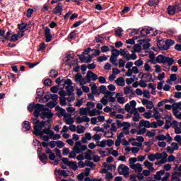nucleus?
<instances>
[{
    "mask_svg": "<svg viewBox=\"0 0 181 181\" xmlns=\"http://www.w3.org/2000/svg\"><path fill=\"white\" fill-rule=\"evenodd\" d=\"M138 159L135 157L134 158H130L129 159V164H130V168L131 169H133V170H137L138 173H141L142 172V165L141 163H137L136 164H134L135 162H136Z\"/></svg>",
    "mask_w": 181,
    "mask_h": 181,
    "instance_id": "obj_1",
    "label": "nucleus"
},
{
    "mask_svg": "<svg viewBox=\"0 0 181 181\" xmlns=\"http://www.w3.org/2000/svg\"><path fill=\"white\" fill-rule=\"evenodd\" d=\"M34 116L36 118H39V115H40V112H43L44 111H49V107H46L44 105L37 103L34 107Z\"/></svg>",
    "mask_w": 181,
    "mask_h": 181,
    "instance_id": "obj_2",
    "label": "nucleus"
},
{
    "mask_svg": "<svg viewBox=\"0 0 181 181\" xmlns=\"http://www.w3.org/2000/svg\"><path fill=\"white\" fill-rule=\"evenodd\" d=\"M55 111H59V112L56 113L57 117H64V118H67V117H69V118H71V115L66 113V110L63 109V107H59V105L55 107Z\"/></svg>",
    "mask_w": 181,
    "mask_h": 181,
    "instance_id": "obj_3",
    "label": "nucleus"
},
{
    "mask_svg": "<svg viewBox=\"0 0 181 181\" xmlns=\"http://www.w3.org/2000/svg\"><path fill=\"white\" fill-rule=\"evenodd\" d=\"M119 175H124V176H129V168L124 164H120L117 168Z\"/></svg>",
    "mask_w": 181,
    "mask_h": 181,
    "instance_id": "obj_4",
    "label": "nucleus"
},
{
    "mask_svg": "<svg viewBox=\"0 0 181 181\" xmlns=\"http://www.w3.org/2000/svg\"><path fill=\"white\" fill-rule=\"evenodd\" d=\"M52 121V119H47V122L48 124V127L47 128V130H45V134L48 136V137H49V139H52L53 136H54V132H53V130H52V124L50 123V122Z\"/></svg>",
    "mask_w": 181,
    "mask_h": 181,
    "instance_id": "obj_5",
    "label": "nucleus"
},
{
    "mask_svg": "<svg viewBox=\"0 0 181 181\" xmlns=\"http://www.w3.org/2000/svg\"><path fill=\"white\" fill-rule=\"evenodd\" d=\"M138 42H139V45H143V49L144 50H148L149 47H151V39L150 38H146L143 40H139Z\"/></svg>",
    "mask_w": 181,
    "mask_h": 181,
    "instance_id": "obj_6",
    "label": "nucleus"
},
{
    "mask_svg": "<svg viewBox=\"0 0 181 181\" xmlns=\"http://www.w3.org/2000/svg\"><path fill=\"white\" fill-rule=\"evenodd\" d=\"M40 115L42 119H45V118L51 119V118H53V115H54V114L50 110H44L43 112H41V114H40Z\"/></svg>",
    "mask_w": 181,
    "mask_h": 181,
    "instance_id": "obj_7",
    "label": "nucleus"
},
{
    "mask_svg": "<svg viewBox=\"0 0 181 181\" xmlns=\"http://www.w3.org/2000/svg\"><path fill=\"white\" fill-rule=\"evenodd\" d=\"M45 42L47 43H49V42H52L53 40V37L50 33V28H49V27L45 28Z\"/></svg>",
    "mask_w": 181,
    "mask_h": 181,
    "instance_id": "obj_8",
    "label": "nucleus"
},
{
    "mask_svg": "<svg viewBox=\"0 0 181 181\" xmlns=\"http://www.w3.org/2000/svg\"><path fill=\"white\" fill-rule=\"evenodd\" d=\"M47 128H45L42 130V129H34L33 134L35 136H40V139L43 138V135L46 134L45 131Z\"/></svg>",
    "mask_w": 181,
    "mask_h": 181,
    "instance_id": "obj_9",
    "label": "nucleus"
},
{
    "mask_svg": "<svg viewBox=\"0 0 181 181\" xmlns=\"http://www.w3.org/2000/svg\"><path fill=\"white\" fill-rule=\"evenodd\" d=\"M63 11V4L61 2L58 3L57 6L54 8V9L52 11L55 15H57L59 13V15H62V12Z\"/></svg>",
    "mask_w": 181,
    "mask_h": 181,
    "instance_id": "obj_10",
    "label": "nucleus"
},
{
    "mask_svg": "<svg viewBox=\"0 0 181 181\" xmlns=\"http://www.w3.org/2000/svg\"><path fill=\"white\" fill-rule=\"evenodd\" d=\"M46 125L49 126L47 121L42 120L41 122H39V123L37 125L34 126V129H43V128H45Z\"/></svg>",
    "mask_w": 181,
    "mask_h": 181,
    "instance_id": "obj_11",
    "label": "nucleus"
},
{
    "mask_svg": "<svg viewBox=\"0 0 181 181\" xmlns=\"http://www.w3.org/2000/svg\"><path fill=\"white\" fill-rule=\"evenodd\" d=\"M152 32H153V28H151V30L148 28H142L140 31V36H141V37H145V36L150 35V33H152Z\"/></svg>",
    "mask_w": 181,
    "mask_h": 181,
    "instance_id": "obj_12",
    "label": "nucleus"
},
{
    "mask_svg": "<svg viewBox=\"0 0 181 181\" xmlns=\"http://www.w3.org/2000/svg\"><path fill=\"white\" fill-rule=\"evenodd\" d=\"M175 63V59L170 58L169 57L164 56V59L163 61V64H168L169 66H172Z\"/></svg>",
    "mask_w": 181,
    "mask_h": 181,
    "instance_id": "obj_13",
    "label": "nucleus"
},
{
    "mask_svg": "<svg viewBox=\"0 0 181 181\" xmlns=\"http://www.w3.org/2000/svg\"><path fill=\"white\" fill-rule=\"evenodd\" d=\"M142 127H145V128H151V122L148 120L142 119L139 123L138 128L140 129L142 128Z\"/></svg>",
    "mask_w": 181,
    "mask_h": 181,
    "instance_id": "obj_14",
    "label": "nucleus"
},
{
    "mask_svg": "<svg viewBox=\"0 0 181 181\" xmlns=\"http://www.w3.org/2000/svg\"><path fill=\"white\" fill-rule=\"evenodd\" d=\"M157 47H158V49H160V50H162V51L166 50L165 41L163 40H159L158 42H157Z\"/></svg>",
    "mask_w": 181,
    "mask_h": 181,
    "instance_id": "obj_15",
    "label": "nucleus"
},
{
    "mask_svg": "<svg viewBox=\"0 0 181 181\" xmlns=\"http://www.w3.org/2000/svg\"><path fill=\"white\" fill-rule=\"evenodd\" d=\"M165 50H169L170 49L171 46H173L175 45V40L172 39H167L165 41Z\"/></svg>",
    "mask_w": 181,
    "mask_h": 181,
    "instance_id": "obj_16",
    "label": "nucleus"
},
{
    "mask_svg": "<svg viewBox=\"0 0 181 181\" xmlns=\"http://www.w3.org/2000/svg\"><path fill=\"white\" fill-rule=\"evenodd\" d=\"M165 175V170H160V171L156 172V175H154V179L156 180H162V176Z\"/></svg>",
    "mask_w": 181,
    "mask_h": 181,
    "instance_id": "obj_17",
    "label": "nucleus"
},
{
    "mask_svg": "<svg viewBox=\"0 0 181 181\" xmlns=\"http://www.w3.org/2000/svg\"><path fill=\"white\" fill-rule=\"evenodd\" d=\"M52 97V93L50 92H47V94L42 98H40L38 103H47L49 100H50Z\"/></svg>",
    "mask_w": 181,
    "mask_h": 181,
    "instance_id": "obj_18",
    "label": "nucleus"
},
{
    "mask_svg": "<svg viewBox=\"0 0 181 181\" xmlns=\"http://www.w3.org/2000/svg\"><path fill=\"white\" fill-rule=\"evenodd\" d=\"M138 42L139 44H136L133 46V50L132 51V53H139V52L142 50V45L139 44V42Z\"/></svg>",
    "mask_w": 181,
    "mask_h": 181,
    "instance_id": "obj_19",
    "label": "nucleus"
},
{
    "mask_svg": "<svg viewBox=\"0 0 181 181\" xmlns=\"http://www.w3.org/2000/svg\"><path fill=\"white\" fill-rule=\"evenodd\" d=\"M115 83L119 87H124L125 86V79L124 77H119L115 81Z\"/></svg>",
    "mask_w": 181,
    "mask_h": 181,
    "instance_id": "obj_20",
    "label": "nucleus"
},
{
    "mask_svg": "<svg viewBox=\"0 0 181 181\" xmlns=\"http://www.w3.org/2000/svg\"><path fill=\"white\" fill-rule=\"evenodd\" d=\"M23 128H22V130L24 131V132H26V131H30V128L32 127L30 126V122H28V121H24L23 122Z\"/></svg>",
    "mask_w": 181,
    "mask_h": 181,
    "instance_id": "obj_21",
    "label": "nucleus"
},
{
    "mask_svg": "<svg viewBox=\"0 0 181 181\" xmlns=\"http://www.w3.org/2000/svg\"><path fill=\"white\" fill-rule=\"evenodd\" d=\"M81 146V141H78L75 143V146L74 147V151H75L76 153H80L81 152V149L80 147Z\"/></svg>",
    "mask_w": 181,
    "mask_h": 181,
    "instance_id": "obj_22",
    "label": "nucleus"
},
{
    "mask_svg": "<svg viewBox=\"0 0 181 181\" xmlns=\"http://www.w3.org/2000/svg\"><path fill=\"white\" fill-rule=\"evenodd\" d=\"M116 124L117 125V128H122V127H131V124L127 122H122L121 120H117Z\"/></svg>",
    "mask_w": 181,
    "mask_h": 181,
    "instance_id": "obj_23",
    "label": "nucleus"
},
{
    "mask_svg": "<svg viewBox=\"0 0 181 181\" xmlns=\"http://www.w3.org/2000/svg\"><path fill=\"white\" fill-rule=\"evenodd\" d=\"M66 90L67 92V95L69 97H71V95H74V86H66Z\"/></svg>",
    "mask_w": 181,
    "mask_h": 181,
    "instance_id": "obj_24",
    "label": "nucleus"
},
{
    "mask_svg": "<svg viewBox=\"0 0 181 181\" xmlns=\"http://www.w3.org/2000/svg\"><path fill=\"white\" fill-rule=\"evenodd\" d=\"M121 95V97H119ZM124 95H122L121 93H116V98H117V103L119 104H124L125 103V98L122 97Z\"/></svg>",
    "mask_w": 181,
    "mask_h": 181,
    "instance_id": "obj_25",
    "label": "nucleus"
},
{
    "mask_svg": "<svg viewBox=\"0 0 181 181\" xmlns=\"http://www.w3.org/2000/svg\"><path fill=\"white\" fill-rule=\"evenodd\" d=\"M90 117H95V115H100V111L97 110V109L94 108L92 110L89 109L88 110Z\"/></svg>",
    "mask_w": 181,
    "mask_h": 181,
    "instance_id": "obj_26",
    "label": "nucleus"
},
{
    "mask_svg": "<svg viewBox=\"0 0 181 181\" xmlns=\"http://www.w3.org/2000/svg\"><path fill=\"white\" fill-rule=\"evenodd\" d=\"M159 0H149L146 5H148V6H158V5H159Z\"/></svg>",
    "mask_w": 181,
    "mask_h": 181,
    "instance_id": "obj_27",
    "label": "nucleus"
},
{
    "mask_svg": "<svg viewBox=\"0 0 181 181\" xmlns=\"http://www.w3.org/2000/svg\"><path fill=\"white\" fill-rule=\"evenodd\" d=\"M38 158L41 162H45V160H47L49 158H47V155L45 153H40L38 154Z\"/></svg>",
    "mask_w": 181,
    "mask_h": 181,
    "instance_id": "obj_28",
    "label": "nucleus"
},
{
    "mask_svg": "<svg viewBox=\"0 0 181 181\" xmlns=\"http://www.w3.org/2000/svg\"><path fill=\"white\" fill-rule=\"evenodd\" d=\"M88 74L90 78H92L93 81H95L96 80H98V76L93 73L91 71H88Z\"/></svg>",
    "mask_w": 181,
    "mask_h": 181,
    "instance_id": "obj_29",
    "label": "nucleus"
},
{
    "mask_svg": "<svg viewBox=\"0 0 181 181\" xmlns=\"http://www.w3.org/2000/svg\"><path fill=\"white\" fill-rule=\"evenodd\" d=\"M167 11L169 15H175V13L177 12L176 9L175 8V6H169Z\"/></svg>",
    "mask_w": 181,
    "mask_h": 181,
    "instance_id": "obj_30",
    "label": "nucleus"
},
{
    "mask_svg": "<svg viewBox=\"0 0 181 181\" xmlns=\"http://www.w3.org/2000/svg\"><path fill=\"white\" fill-rule=\"evenodd\" d=\"M45 95V92L42 88H37V97L35 98V100H39V98H42L43 95Z\"/></svg>",
    "mask_w": 181,
    "mask_h": 181,
    "instance_id": "obj_31",
    "label": "nucleus"
},
{
    "mask_svg": "<svg viewBox=\"0 0 181 181\" xmlns=\"http://www.w3.org/2000/svg\"><path fill=\"white\" fill-rule=\"evenodd\" d=\"M55 172H57V173H58V175H59V176H64V177H69V174L64 170H57V169H56Z\"/></svg>",
    "mask_w": 181,
    "mask_h": 181,
    "instance_id": "obj_32",
    "label": "nucleus"
},
{
    "mask_svg": "<svg viewBox=\"0 0 181 181\" xmlns=\"http://www.w3.org/2000/svg\"><path fill=\"white\" fill-rule=\"evenodd\" d=\"M93 131H95L96 132H103V134H105V135H107V134H110V132H105L104 128H100V127H95L93 128Z\"/></svg>",
    "mask_w": 181,
    "mask_h": 181,
    "instance_id": "obj_33",
    "label": "nucleus"
},
{
    "mask_svg": "<svg viewBox=\"0 0 181 181\" xmlns=\"http://www.w3.org/2000/svg\"><path fill=\"white\" fill-rule=\"evenodd\" d=\"M68 166L73 169V170H77L78 166H77V163L74 161H70V163L68 164Z\"/></svg>",
    "mask_w": 181,
    "mask_h": 181,
    "instance_id": "obj_34",
    "label": "nucleus"
},
{
    "mask_svg": "<svg viewBox=\"0 0 181 181\" xmlns=\"http://www.w3.org/2000/svg\"><path fill=\"white\" fill-rule=\"evenodd\" d=\"M93 153V151L88 149V153L85 154V159L88 160H93V158L91 157V154Z\"/></svg>",
    "mask_w": 181,
    "mask_h": 181,
    "instance_id": "obj_35",
    "label": "nucleus"
},
{
    "mask_svg": "<svg viewBox=\"0 0 181 181\" xmlns=\"http://www.w3.org/2000/svg\"><path fill=\"white\" fill-rule=\"evenodd\" d=\"M95 40L96 43H104V37H103V35H98L95 37Z\"/></svg>",
    "mask_w": 181,
    "mask_h": 181,
    "instance_id": "obj_36",
    "label": "nucleus"
},
{
    "mask_svg": "<svg viewBox=\"0 0 181 181\" xmlns=\"http://www.w3.org/2000/svg\"><path fill=\"white\" fill-rule=\"evenodd\" d=\"M49 76L52 78H56V77H57V76H59V72L54 69H52L49 72Z\"/></svg>",
    "mask_w": 181,
    "mask_h": 181,
    "instance_id": "obj_37",
    "label": "nucleus"
},
{
    "mask_svg": "<svg viewBox=\"0 0 181 181\" xmlns=\"http://www.w3.org/2000/svg\"><path fill=\"white\" fill-rule=\"evenodd\" d=\"M18 29L19 30H26V28H28V23L23 22V23L18 24Z\"/></svg>",
    "mask_w": 181,
    "mask_h": 181,
    "instance_id": "obj_38",
    "label": "nucleus"
},
{
    "mask_svg": "<svg viewBox=\"0 0 181 181\" xmlns=\"http://www.w3.org/2000/svg\"><path fill=\"white\" fill-rule=\"evenodd\" d=\"M66 98H59V104L62 107H66L67 102H66Z\"/></svg>",
    "mask_w": 181,
    "mask_h": 181,
    "instance_id": "obj_39",
    "label": "nucleus"
},
{
    "mask_svg": "<svg viewBox=\"0 0 181 181\" xmlns=\"http://www.w3.org/2000/svg\"><path fill=\"white\" fill-rule=\"evenodd\" d=\"M164 59H165V55L159 54L157 57V63H159L160 64H163Z\"/></svg>",
    "mask_w": 181,
    "mask_h": 181,
    "instance_id": "obj_40",
    "label": "nucleus"
},
{
    "mask_svg": "<svg viewBox=\"0 0 181 181\" xmlns=\"http://www.w3.org/2000/svg\"><path fill=\"white\" fill-rule=\"evenodd\" d=\"M152 111L151 110H148V112H146L144 113V117L146 118L147 119H149L151 118H152Z\"/></svg>",
    "mask_w": 181,
    "mask_h": 181,
    "instance_id": "obj_41",
    "label": "nucleus"
},
{
    "mask_svg": "<svg viewBox=\"0 0 181 181\" xmlns=\"http://www.w3.org/2000/svg\"><path fill=\"white\" fill-rule=\"evenodd\" d=\"M88 112V109H87V107H81L79 110V114H81V115H87Z\"/></svg>",
    "mask_w": 181,
    "mask_h": 181,
    "instance_id": "obj_42",
    "label": "nucleus"
},
{
    "mask_svg": "<svg viewBox=\"0 0 181 181\" xmlns=\"http://www.w3.org/2000/svg\"><path fill=\"white\" fill-rule=\"evenodd\" d=\"M86 108L88 110V111H90V110H91V107L92 108L95 107V103L94 102H88L86 104Z\"/></svg>",
    "mask_w": 181,
    "mask_h": 181,
    "instance_id": "obj_43",
    "label": "nucleus"
},
{
    "mask_svg": "<svg viewBox=\"0 0 181 181\" xmlns=\"http://www.w3.org/2000/svg\"><path fill=\"white\" fill-rule=\"evenodd\" d=\"M161 160H163L164 163H166V162H168V153L166 152H163L161 153Z\"/></svg>",
    "mask_w": 181,
    "mask_h": 181,
    "instance_id": "obj_44",
    "label": "nucleus"
},
{
    "mask_svg": "<svg viewBox=\"0 0 181 181\" xmlns=\"http://www.w3.org/2000/svg\"><path fill=\"white\" fill-rule=\"evenodd\" d=\"M91 90L92 94H94L95 95L98 91V87H97V85L95 83H93V86L91 87Z\"/></svg>",
    "mask_w": 181,
    "mask_h": 181,
    "instance_id": "obj_45",
    "label": "nucleus"
},
{
    "mask_svg": "<svg viewBox=\"0 0 181 181\" xmlns=\"http://www.w3.org/2000/svg\"><path fill=\"white\" fill-rule=\"evenodd\" d=\"M119 55V49H113L112 51V56L115 57V59H118V56Z\"/></svg>",
    "mask_w": 181,
    "mask_h": 181,
    "instance_id": "obj_46",
    "label": "nucleus"
},
{
    "mask_svg": "<svg viewBox=\"0 0 181 181\" xmlns=\"http://www.w3.org/2000/svg\"><path fill=\"white\" fill-rule=\"evenodd\" d=\"M83 75L81 74V73H78L75 75V81L76 83H78V81H80V80H83L82 78Z\"/></svg>",
    "mask_w": 181,
    "mask_h": 181,
    "instance_id": "obj_47",
    "label": "nucleus"
},
{
    "mask_svg": "<svg viewBox=\"0 0 181 181\" xmlns=\"http://www.w3.org/2000/svg\"><path fill=\"white\" fill-rule=\"evenodd\" d=\"M61 90L59 92V95L61 96L60 98H66V95H67V93L64 89H60Z\"/></svg>",
    "mask_w": 181,
    "mask_h": 181,
    "instance_id": "obj_48",
    "label": "nucleus"
},
{
    "mask_svg": "<svg viewBox=\"0 0 181 181\" xmlns=\"http://www.w3.org/2000/svg\"><path fill=\"white\" fill-rule=\"evenodd\" d=\"M122 32H123L122 28L115 30V33L116 36H119V37H121L122 36Z\"/></svg>",
    "mask_w": 181,
    "mask_h": 181,
    "instance_id": "obj_49",
    "label": "nucleus"
},
{
    "mask_svg": "<svg viewBox=\"0 0 181 181\" xmlns=\"http://www.w3.org/2000/svg\"><path fill=\"white\" fill-rule=\"evenodd\" d=\"M85 129H86V127H84L83 126H81V125L78 126L77 134H84Z\"/></svg>",
    "mask_w": 181,
    "mask_h": 181,
    "instance_id": "obj_50",
    "label": "nucleus"
},
{
    "mask_svg": "<svg viewBox=\"0 0 181 181\" xmlns=\"http://www.w3.org/2000/svg\"><path fill=\"white\" fill-rule=\"evenodd\" d=\"M66 84L68 86H72L73 85V82L71 81V79L67 78L66 80H64L63 87H65Z\"/></svg>",
    "mask_w": 181,
    "mask_h": 181,
    "instance_id": "obj_51",
    "label": "nucleus"
},
{
    "mask_svg": "<svg viewBox=\"0 0 181 181\" xmlns=\"http://www.w3.org/2000/svg\"><path fill=\"white\" fill-rule=\"evenodd\" d=\"M172 127V122L170 120H165V124L164 126V129H169Z\"/></svg>",
    "mask_w": 181,
    "mask_h": 181,
    "instance_id": "obj_52",
    "label": "nucleus"
},
{
    "mask_svg": "<svg viewBox=\"0 0 181 181\" xmlns=\"http://www.w3.org/2000/svg\"><path fill=\"white\" fill-rule=\"evenodd\" d=\"M108 60V58H107V56L103 55V56H100L98 58V62H107Z\"/></svg>",
    "mask_w": 181,
    "mask_h": 181,
    "instance_id": "obj_53",
    "label": "nucleus"
},
{
    "mask_svg": "<svg viewBox=\"0 0 181 181\" xmlns=\"http://www.w3.org/2000/svg\"><path fill=\"white\" fill-rule=\"evenodd\" d=\"M144 77L145 78H148V77H150V80L148 81H153V79H152V74L150 73L143 74V76H141V78H144Z\"/></svg>",
    "mask_w": 181,
    "mask_h": 181,
    "instance_id": "obj_54",
    "label": "nucleus"
},
{
    "mask_svg": "<svg viewBox=\"0 0 181 181\" xmlns=\"http://www.w3.org/2000/svg\"><path fill=\"white\" fill-rule=\"evenodd\" d=\"M18 37H19V35H18V34H13V35L11 36L9 41L10 42H17Z\"/></svg>",
    "mask_w": 181,
    "mask_h": 181,
    "instance_id": "obj_55",
    "label": "nucleus"
},
{
    "mask_svg": "<svg viewBox=\"0 0 181 181\" xmlns=\"http://www.w3.org/2000/svg\"><path fill=\"white\" fill-rule=\"evenodd\" d=\"M140 119H141V114L136 113V115H134L133 121H134V122H138V121H139Z\"/></svg>",
    "mask_w": 181,
    "mask_h": 181,
    "instance_id": "obj_56",
    "label": "nucleus"
},
{
    "mask_svg": "<svg viewBox=\"0 0 181 181\" xmlns=\"http://www.w3.org/2000/svg\"><path fill=\"white\" fill-rule=\"evenodd\" d=\"M135 66H136L137 67H141V66H144V61H142V59H138L137 61H136L134 62Z\"/></svg>",
    "mask_w": 181,
    "mask_h": 181,
    "instance_id": "obj_57",
    "label": "nucleus"
},
{
    "mask_svg": "<svg viewBox=\"0 0 181 181\" xmlns=\"http://www.w3.org/2000/svg\"><path fill=\"white\" fill-rule=\"evenodd\" d=\"M174 7L175 8L176 12H181V4L180 3H176L174 5Z\"/></svg>",
    "mask_w": 181,
    "mask_h": 181,
    "instance_id": "obj_58",
    "label": "nucleus"
},
{
    "mask_svg": "<svg viewBox=\"0 0 181 181\" xmlns=\"http://www.w3.org/2000/svg\"><path fill=\"white\" fill-rule=\"evenodd\" d=\"M57 146L59 149H62V148L64 147V143L62 141L58 140L57 141Z\"/></svg>",
    "mask_w": 181,
    "mask_h": 181,
    "instance_id": "obj_59",
    "label": "nucleus"
},
{
    "mask_svg": "<svg viewBox=\"0 0 181 181\" xmlns=\"http://www.w3.org/2000/svg\"><path fill=\"white\" fill-rule=\"evenodd\" d=\"M174 141L175 142H177V144L181 146V136L180 135H177L174 137Z\"/></svg>",
    "mask_w": 181,
    "mask_h": 181,
    "instance_id": "obj_60",
    "label": "nucleus"
},
{
    "mask_svg": "<svg viewBox=\"0 0 181 181\" xmlns=\"http://www.w3.org/2000/svg\"><path fill=\"white\" fill-rule=\"evenodd\" d=\"M105 178L108 180V181H111V180L114 179V175L108 172L106 174Z\"/></svg>",
    "mask_w": 181,
    "mask_h": 181,
    "instance_id": "obj_61",
    "label": "nucleus"
},
{
    "mask_svg": "<svg viewBox=\"0 0 181 181\" xmlns=\"http://www.w3.org/2000/svg\"><path fill=\"white\" fill-rule=\"evenodd\" d=\"M47 107H48V108H54V107H56V102L54 101H50L47 104Z\"/></svg>",
    "mask_w": 181,
    "mask_h": 181,
    "instance_id": "obj_62",
    "label": "nucleus"
},
{
    "mask_svg": "<svg viewBox=\"0 0 181 181\" xmlns=\"http://www.w3.org/2000/svg\"><path fill=\"white\" fill-rule=\"evenodd\" d=\"M33 12H34L33 8H28L27 10V14H26L27 18H32V14L33 13Z\"/></svg>",
    "mask_w": 181,
    "mask_h": 181,
    "instance_id": "obj_63",
    "label": "nucleus"
},
{
    "mask_svg": "<svg viewBox=\"0 0 181 181\" xmlns=\"http://www.w3.org/2000/svg\"><path fill=\"white\" fill-rule=\"evenodd\" d=\"M52 81H51L50 78H47L44 81V84L45 86H47L48 87L52 86Z\"/></svg>",
    "mask_w": 181,
    "mask_h": 181,
    "instance_id": "obj_64",
    "label": "nucleus"
}]
</instances>
